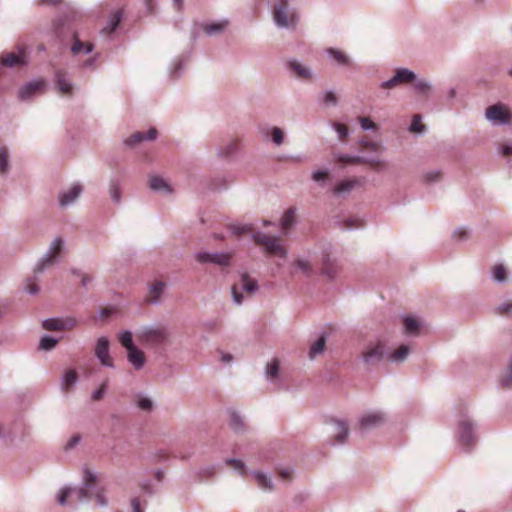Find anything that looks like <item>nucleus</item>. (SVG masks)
<instances>
[{"label":"nucleus","mask_w":512,"mask_h":512,"mask_svg":"<svg viewBox=\"0 0 512 512\" xmlns=\"http://www.w3.org/2000/svg\"><path fill=\"white\" fill-rule=\"evenodd\" d=\"M291 475H292V472L290 469H282L279 471V476L284 479V480H288L291 478Z\"/></svg>","instance_id":"62"},{"label":"nucleus","mask_w":512,"mask_h":512,"mask_svg":"<svg viewBox=\"0 0 512 512\" xmlns=\"http://www.w3.org/2000/svg\"><path fill=\"white\" fill-rule=\"evenodd\" d=\"M257 287V282L254 279L250 278L247 274H243L240 283L232 287L234 301L237 304H241L243 301V295L239 292V289L247 294H252L257 290Z\"/></svg>","instance_id":"6"},{"label":"nucleus","mask_w":512,"mask_h":512,"mask_svg":"<svg viewBox=\"0 0 512 512\" xmlns=\"http://www.w3.org/2000/svg\"><path fill=\"white\" fill-rule=\"evenodd\" d=\"M8 151L5 147L0 148V173H6L8 171Z\"/></svg>","instance_id":"39"},{"label":"nucleus","mask_w":512,"mask_h":512,"mask_svg":"<svg viewBox=\"0 0 512 512\" xmlns=\"http://www.w3.org/2000/svg\"><path fill=\"white\" fill-rule=\"evenodd\" d=\"M26 290L31 294H36L39 289L35 282H33L32 280H28V283L26 285Z\"/></svg>","instance_id":"59"},{"label":"nucleus","mask_w":512,"mask_h":512,"mask_svg":"<svg viewBox=\"0 0 512 512\" xmlns=\"http://www.w3.org/2000/svg\"><path fill=\"white\" fill-rule=\"evenodd\" d=\"M358 184L359 181L357 179L343 180L336 185L334 188V193L340 195L349 192Z\"/></svg>","instance_id":"27"},{"label":"nucleus","mask_w":512,"mask_h":512,"mask_svg":"<svg viewBox=\"0 0 512 512\" xmlns=\"http://www.w3.org/2000/svg\"><path fill=\"white\" fill-rule=\"evenodd\" d=\"M415 88L423 93V94H427L429 93L430 91V85L427 83V82H424V81H418L415 83Z\"/></svg>","instance_id":"55"},{"label":"nucleus","mask_w":512,"mask_h":512,"mask_svg":"<svg viewBox=\"0 0 512 512\" xmlns=\"http://www.w3.org/2000/svg\"><path fill=\"white\" fill-rule=\"evenodd\" d=\"M110 196L115 202L120 201V189L116 183L110 185Z\"/></svg>","instance_id":"51"},{"label":"nucleus","mask_w":512,"mask_h":512,"mask_svg":"<svg viewBox=\"0 0 512 512\" xmlns=\"http://www.w3.org/2000/svg\"><path fill=\"white\" fill-rule=\"evenodd\" d=\"M131 506H132L133 512H144L140 507V501L138 498H133L131 500Z\"/></svg>","instance_id":"60"},{"label":"nucleus","mask_w":512,"mask_h":512,"mask_svg":"<svg viewBox=\"0 0 512 512\" xmlns=\"http://www.w3.org/2000/svg\"><path fill=\"white\" fill-rule=\"evenodd\" d=\"M502 154L504 156H510L512 155V146L504 145L502 149Z\"/></svg>","instance_id":"64"},{"label":"nucleus","mask_w":512,"mask_h":512,"mask_svg":"<svg viewBox=\"0 0 512 512\" xmlns=\"http://www.w3.org/2000/svg\"><path fill=\"white\" fill-rule=\"evenodd\" d=\"M335 130L337 131L339 138L344 141L346 137L348 136V128L346 125L341 123H335L334 124Z\"/></svg>","instance_id":"49"},{"label":"nucleus","mask_w":512,"mask_h":512,"mask_svg":"<svg viewBox=\"0 0 512 512\" xmlns=\"http://www.w3.org/2000/svg\"><path fill=\"white\" fill-rule=\"evenodd\" d=\"M254 477L256 479L258 486L261 489L266 490V491L272 490L271 480L269 478H267L266 475H264L260 472H255Z\"/></svg>","instance_id":"33"},{"label":"nucleus","mask_w":512,"mask_h":512,"mask_svg":"<svg viewBox=\"0 0 512 512\" xmlns=\"http://www.w3.org/2000/svg\"><path fill=\"white\" fill-rule=\"evenodd\" d=\"M165 282L161 280H155L149 287L148 300L150 302H157L165 289Z\"/></svg>","instance_id":"22"},{"label":"nucleus","mask_w":512,"mask_h":512,"mask_svg":"<svg viewBox=\"0 0 512 512\" xmlns=\"http://www.w3.org/2000/svg\"><path fill=\"white\" fill-rule=\"evenodd\" d=\"M324 101L329 104H336V96L333 92H327L325 94Z\"/></svg>","instance_id":"61"},{"label":"nucleus","mask_w":512,"mask_h":512,"mask_svg":"<svg viewBox=\"0 0 512 512\" xmlns=\"http://www.w3.org/2000/svg\"><path fill=\"white\" fill-rule=\"evenodd\" d=\"M157 131L155 128L149 129L147 134L143 132H135L133 133L127 140L125 141L127 145H135L143 141L144 139L153 140L156 138Z\"/></svg>","instance_id":"23"},{"label":"nucleus","mask_w":512,"mask_h":512,"mask_svg":"<svg viewBox=\"0 0 512 512\" xmlns=\"http://www.w3.org/2000/svg\"><path fill=\"white\" fill-rule=\"evenodd\" d=\"M128 352V360L133 365L135 369H141L146 361L144 353L137 348L136 346L127 350Z\"/></svg>","instance_id":"20"},{"label":"nucleus","mask_w":512,"mask_h":512,"mask_svg":"<svg viewBox=\"0 0 512 512\" xmlns=\"http://www.w3.org/2000/svg\"><path fill=\"white\" fill-rule=\"evenodd\" d=\"M83 479V487H67L61 490L58 496L59 504L65 505L68 499H70V503L85 502L93 497L98 505L106 506L107 499L104 495V489L96 487V475L89 469H85Z\"/></svg>","instance_id":"1"},{"label":"nucleus","mask_w":512,"mask_h":512,"mask_svg":"<svg viewBox=\"0 0 512 512\" xmlns=\"http://www.w3.org/2000/svg\"><path fill=\"white\" fill-rule=\"evenodd\" d=\"M95 355L104 366L112 367L113 359L109 354V340L106 337H100L95 347Z\"/></svg>","instance_id":"11"},{"label":"nucleus","mask_w":512,"mask_h":512,"mask_svg":"<svg viewBox=\"0 0 512 512\" xmlns=\"http://www.w3.org/2000/svg\"><path fill=\"white\" fill-rule=\"evenodd\" d=\"M137 405L141 410L150 411L153 407V403L149 398L140 397L137 400Z\"/></svg>","instance_id":"45"},{"label":"nucleus","mask_w":512,"mask_h":512,"mask_svg":"<svg viewBox=\"0 0 512 512\" xmlns=\"http://www.w3.org/2000/svg\"><path fill=\"white\" fill-rule=\"evenodd\" d=\"M385 355V345L381 341L371 344L363 352V359L368 364H374L380 361Z\"/></svg>","instance_id":"10"},{"label":"nucleus","mask_w":512,"mask_h":512,"mask_svg":"<svg viewBox=\"0 0 512 512\" xmlns=\"http://www.w3.org/2000/svg\"><path fill=\"white\" fill-rule=\"evenodd\" d=\"M225 26H226V23L210 24V25H206L204 30L207 34H213V33H217L219 31L223 30Z\"/></svg>","instance_id":"47"},{"label":"nucleus","mask_w":512,"mask_h":512,"mask_svg":"<svg viewBox=\"0 0 512 512\" xmlns=\"http://www.w3.org/2000/svg\"><path fill=\"white\" fill-rule=\"evenodd\" d=\"M280 363L278 359H273L267 364L266 376L270 379H275L279 374Z\"/></svg>","instance_id":"36"},{"label":"nucleus","mask_w":512,"mask_h":512,"mask_svg":"<svg viewBox=\"0 0 512 512\" xmlns=\"http://www.w3.org/2000/svg\"><path fill=\"white\" fill-rule=\"evenodd\" d=\"M78 376L75 370H68L63 378V388L69 390L77 381Z\"/></svg>","instance_id":"35"},{"label":"nucleus","mask_w":512,"mask_h":512,"mask_svg":"<svg viewBox=\"0 0 512 512\" xmlns=\"http://www.w3.org/2000/svg\"><path fill=\"white\" fill-rule=\"evenodd\" d=\"M168 331L164 325L147 326L138 331L136 337L145 347H156L164 344L168 339Z\"/></svg>","instance_id":"2"},{"label":"nucleus","mask_w":512,"mask_h":512,"mask_svg":"<svg viewBox=\"0 0 512 512\" xmlns=\"http://www.w3.org/2000/svg\"><path fill=\"white\" fill-rule=\"evenodd\" d=\"M409 354V347L407 345H401L391 355L390 359L395 362L403 361Z\"/></svg>","instance_id":"34"},{"label":"nucleus","mask_w":512,"mask_h":512,"mask_svg":"<svg viewBox=\"0 0 512 512\" xmlns=\"http://www.w3.org/2000/svg\"><path fill=\"white\" fill-rule=\"evenodd\" d=\"M415 78L416 75L414 72L402 68L398 69L395 75L390 80L383 82L381 86L384 89H391L397 85L412 82Z\"/></svg>","instance_id":"8"},{"label":"nucleus","mask_w":512,"mask_h":512,"mask_svg":"<svg viewBox=\"0 0 512 512\" xmlns=\"http://www.w3.org/2000/svg\"><path fill=\"white\" fill-rule=\"evenodd\" d=\"M107 384H108V381H104L101 386L92 394V399L94 401H99L103 398L104 396V393L106 391V388H107Z\"/></svg>","instance_id":"46"},{"label":"nucleus","mask_w":512,"mask_h":512,"mask_svg":"<svg viewBox=\"0 0 512 512\" xmlns=\"http://www.w3.org/2000/svg\"><path fill=\"white\" fill-rule=\"evenodd\" d=\"M58 343L57 339H54L50 336H44L40 341V348L43 350H50L56 346Z\"/></svg>","instance_id":"42"},{"label":"nucleus","mask_w":512,"mask_h":512,"mask_svg":"<svg viewBox=\"0 0 512 512\" xmlns=\"http://www.w3.org/2000/svg\"><path fill=\"white\" fill-rule=\"evenodd\" d=\"M424 130V125L421 123L420 115H414L410 126V131L420 133Z\"/></svg>","instance_id":"44"},{"label":"nucleus","mask_w":512,"mask_h":512,"mask_svg":"<svg viewBox=\"0 0 512 512\" xmlns=\"http://www.w3.org/2000/svg\"><path fill=\"white\" fill-rule=\"evenodd\" d=\"M232 231L236 235H240L243 233H248L252 231V227L250 225H244V226H233Z\"/></svg>","instance_id":"56"},{"label":"nucleus","mask_w":512,"mask_h":512,"mask_svg":"<svg viewBox=\"0 0 512 512\" xmlns=\"http://www.w3.org/2000/svg\"><path fill=\"white\" fill-rule=\"evenodd\" d=\"M62 244L63 242L60 238H57L53 241L49 255L45 257L35 268L36 273H40L46 266L52 265L54 259L60 254L62 250Z\"/></svg>","instance_id":"13"},{"label":"nucleus","mask_w":512,"mask_h":512,"mask_svg":"<svg viewBox=\"0 0 512 512\" xmlns=\"http://www.w3.org/2000/svg\"><path fill=\"white\" fill-rule=\"evenodd\" d=\"M196 260L200 263H214L219 266H228L230 264L231 254L200 252L196 255Z\"/></svg>","instance_id":"9"},{"label":"nucleus","mask_w":512,"mask_h":512,"mask_svg":"<svg viewBox=\"0 0 512 512\" xmlns=\"http://www.w3.org/2000/svg\"><path fill=\"white\" fill-rule=\"evenodd\" d=\"M460 443L463 447L469 449L475 444V437L473 434L472 424L464 420L459 425Z\"/></svg>","instance_id":"12"},{"label":"nucleus","mask_w":512,"mask_h":512,"mask_svg":"<svg viewBox=\"0 0 512 512\" xmlns=\"http://www.w3.org/2000/svg\"><path fill=\"white\" fill-rule=\"evenodd\" d=\"M273 141L280 145L283 142V132L280 128L275 127L272 132Z\"/></svg>","instance_id":"53"},{"label":"nucleus","mask_w":512,"mask_h":512,"mask_svg":"<svg viewBox=\"0 0 512 512\" xmlns=\"http://www.w3.org/2000/svg\"><path fill=\"white\" fill-rule=\"evenodd\" d=\"M273 17L280 27L295 26L297 16L288 10V0H279L273 7Z\"/></svg>","instance_id":"4"},{"label":"nucleus","mask_w":512,"mask_h":512,"mask_svg":"<svg viewBox=\"0 0 512 512\" xmlns=\"http://www.w3.org/2000/svg\"><path fill=\"white\" fill-rule=\"evenodd\" d=\"M359 121H360L361 127L364 130L376 128V124L367 117H360Z\"/></svg>","instance_id":"52"},{"label":"nucleus","mask_w":512,"mask_h":512,"mask_svg":"<svg viewBox=\"0 0 512 512\" xmlns=\"http://www.w3.org/2000/svg\"><path fill=\"white\" fill-rule=\"evenodd\" d=\"M341 268L335 259H332L329 255H325L322 260L321 274L328 277L334 278L340 272Z\"/></svg>","instance_id":"16"},{"label":"nucleus","mask_w":512,"mask_h":512,"mask_svg":"<svg viewBox=\"0 0 512 512\" xmlns=\"http://www.w3.org/2000/svg\"><path fill=\"white\" fill-rule=\"evenodd\" d=\"M55 78L59 92L63 95H71L73 87L72 84L66 79V72L61 69L57 70Z\"/></svg>","instance_id":"19"},{"label":"nucleus","mask_w":512,"mask_h":512,"mask_svg":"<svg viewBox=\"0 0 512 512\" xmlns=\"http://www.w3.org/2000/svg\"><path fill=\"white\" fill-rule=\"evenodd\" d=\"M502 385L505 388H512V359L508 367V375L503 379Z\"/></svg>","instance_id":"50"},{"label":"nucleus","mask_w":512,"mask_h":512,"mask_svg":"<svg viewBox=\"0 0 512 512\" xmlns=\"http://www.w3.org/2000/svg\"><path fill=\"white\" fill-rule=\"evenodd\" d=\"M230 426L233 430H235L236 432L240 431L243 427V422L241 420V418L239 416H237L236 414H232L231 415V421H230Z\"/></svg>","instance_id":"48"},{"label":"nucleus","mask_w":512,"mask_h":512,"mask_svg":"<svg viewBox=\"0 0 512 512\" xmlns=\"http://www.w3.org/2000/svg\"><path fill=\"white\" fill-rule=\"evenodd\" d=\"M301 272L304 276L310 277L314 274L312 263L308 259L297 257L291 263V274Z\"/></svg>","instance_id":"14"},{"label":"nucleus","mask_w":512,"mask_h":512,"mask_svg":"<svg viewBox=\"0 0 512 512\" xmlns=\"http://www.w3.org/2000/svg\"><path fill=\"white\" fill-rule=\"evenodd\" d=\"M149 187L154 191H163L166 193H171L172 189L169 184L158 176H151L149 178Z\"/></svg>","instance_id":"25"},{"label":"nucleus","mask_w":512,"mask_h":512,"mask_svg":"<svg viewBox=\"0 0 512 512\" xmlns=\"http://www.w3.org/2000/svg\"><path fill=\"white\" fill-rule=\"evenodd\" d=\"M329 176V173L327 171H317V172H314L313 175H312V178L314 181H322V180H326Z\"/></svg>","instance_id":"57"},{"label":"nucleus","mask_w":512,"mask_h":512,"mask_svg":"<svg viewBox=\"0 0 512 512\" xmlns=\"http://www.w3.org/2000/svg\"><path fill=\"white\" fill-rule=\"evenodd\" d=\"M45 82L43 80H37L26 84L19 91V97L22 100L28 99L35 93L40 92L44 89Z\"/></svg>","instance_id":"17"},{"label":"nucleus","mask_w":512,"mask_h":512,"mask_svg":"<svg viewBox=\"0 0 512 512\" xmlns=\"http://www.w3.org/2000/svg\"><path fill=\"white\" fill-rule=\"evenodd\" d=\"M441 173L439 171L426 173L424 178L427 182H433L439 180Z\"/></svg>","instance_id":"58"},{"label":"nucleus","mask_w":512,"mask_h":512,"mask_svg":"<svg viewBox=\"0 0 512 512\" xmlns=\"http://www.w3.org/2000/svg\"><path fill=\"white\" fill-rule=\"evenodd\" d=\"M121 18H122L121 10H117L116 12H114L110 19L109 25L107 27L103 28L102 32H104L106 34L113 33L115 31V29L118 27V25L121 21Z\"/></svg>","instance_id":"30"},{"label":"nucleus","mask_w":512,"mask_h":512,"mask_svg":"<svg viewBox=\"0 0 512 512\" xmlns=\"http://www.w3.org/2000/svg\"><path fill=\"white\" fill-rule=\"evenodd\" d=\"M493 278L496 281L503 282L507 278L506 269L503 265H497L493 269Z\"/></svg>","instance_id":"41"},{"label":"nucleus","mask_w":512,"mask_h":512,"mask_svg":"<svg viewBox=\"0 0 512 512\" xmlns=\"http://www.w3.org/2000/svg\"><path fill=\"white\" fill-rule=\"evenodd\" d=\"M336 162L342 165L350 164H362L364 160L357 156H339L336 158Z\"/></svg>","instance_id":"38"},{"label":"nucleus","mask_w":512,"mask_h":512,"mask_svg":"<svg viewBox=\"0 0 512 512\" xmlns=\"http://www.w3.org/2000/svg\"><path fill=\"white\" fill-rule=\"evenodd\" d=\"M1 63L4 66L14 67L21 66L26 63V53L24 49H20L19 53H7L1 57Z\"/></svg>","instance_id":"15"},{"label":"nucleus","mask_w":512,"mask_h":512,"mask_svg":"<svg viewBox=\"0 0 512 512\" xmlns=\"http://www.w3.org/2000/svg\"><path fill=\"white\" fill-rule=\"evenodd\" d=\"M384 422V417L379 412L368 413L360 420V428L365 430L372 427L381 425Z\"/></svg>","instance_id":"18"},{"label":"nucleus","mask_w":512,"mask_h":512,"mask_svg":"<svg viewBox=\"0 0 512 512\" xmlns=\"http://www.w3.org/2000/svg\"><path fill=\"white\" fill-rule=\"evenodd\" d=\"M254 241L270 256H276L279 258H286L287 256V249L279 237L270 236L264 233H256L254 235Z\"/></svg>","instance_id":"3"},{"label":"nucleus","mask_w":512,"mask_h":512,"mask_svg":"<svg viewBox=\"0 0 512 512\" xmlns=\"http://www.w3.org/2000/svg\"><path fill=\"white\" fill-rule=\"evenodd\" d=\"M82 192V186L79 184L73 185L68 191L60 194V205L67 206L71 204Z\"/></svg>","instance_id":"21"},{"label":"nucleus","mask_w":512,"mask_h":512,"mask_svg":"<svg viewBox=\"0 0 512 512\" xmlns=\"http://www.w3.org/2000/svg\"><path fill=\"white\" fill-rule=\"evenodd\" d=\"M78 321L74 317L52 318L43 322L42 326L48 331H70L74 329Z\"/></svg>","instance_id":"5"},{"label":"nucleus","mask_w":512,"mask_h":512,"mask_svg":"<svg viewBox=\"0 0 512 512\" xmlns=\"http://www.w3.org/2000/svg\"><path fill=\"white\" fill-rule=\"evenodd\" d=\"M289 67L292 72L295 73L296 77L302 80H309L311 79V72L308 68L303 66L301 63L297 61H292L289 63Z\"/></svg>","instance_id":"26"},{"label":"nucleus","mask_w":512,"mask_h":512,"mask_svg":"<svg viewBox=\"0 0 512 512\" xmlns=\"http://www.w3.org/2000/svg\"><path fill=\"white\" fill-rule=\"evenodd\" d=\"M226 464L228 466H230L231 468L239 471V473L241 475H244L246 470H245V465L244 463L241 461V460H237V459H227L226 460Z\"/></svg>","instance_id":"43"},{"label":"nucleus","mask_w":512,"mask_h":512,"mask_svg":"<svg viewBox=\"0 0 512 512\" xmlns=\"http://www.w3.org/2000/svg\"><path fill=\"white\" fill-rule=\"evenodd\" d=\"M486 117L496 124H507L512 120V114L509 109L502 104L488 107Z\"/></svg>","instance_id":"7"},{"label":"nucleus","mask_w":512,"mask_h":512,"mask_svg":"<svg viewBox=\"0 0 512 512\" xmlns=\"http://www.w3.org/2000/svg\"><path fill=\"white\" fill-rule=\"evenodd\" d=\"M93 50V45L90 42H82L77 34H74L73 36V44L71 46V52L74 55L80 54V53H90Z\"/></svg>","instance_id":"24"},{"label":"nucleus","mask_w":512,"mask_h":512,"mask_svg":"<svg viewBox=\"0 0 512 512\" xmlns=\"http://www.w3.org/2000/svg\"><path fill=\"white\" fill-rule=\"evenodd\" d=\"M498 313L500 315H509L510 313H512V303L507 302V303L500 305L498 307Z\"/></svg>","instance_id":"54"},{"label":"nucleus","mask_w":512,"mask_h":512,"mask_svg":"<svg viewBox=\"0 0 512 512\" xmlns=\"http://www.w3.org/2000/svg\"><path fill=\"white\" fill-rule=\"evenodd\" d=\"M405 332L408 334H416L418 333L420 324L418 320L414 317L407 316L403 319Z\"/></svg>","instance_id":"29"},{"label":"nucleus","mask_w":512,"mask_h":512,"mask_svg":"<svg viewBox=\"0 0 512 512\" xmlns=\"http://www.w3.org/2000/svg\"><path fill=\"white\" fill-rule=\"evenodd\" d=\"M237 148V142L236 141H232L229 145H228V149L227 151H221L222 154L224 155H229L233 150H235Z\"/></svg>","instance_id":"63"},{"label":"nucleus","mask_w":512,"mask_h":512,"mask_svg":"<svg viewBox=\"0 0 512 512\" xmlns=\"http://www.w3.org/2000/svg\"><path fill=\"white\" fill-rule=\"evenodd\" d=\"M337 427L339 429V432L336 435V441L338 443H343L348 436V427H347L346 423L340 422V421L337 422Z\"/></svg>","instance_id":"40"},{"label":"nucleus","mask_w":512,"mask_h":512,"mask_svg":"<svg viewBox=\"0 0 512 512\" xmlns=\"http://www.w3.org/2000/svg\"><path fill=\"white\" fill-rule=\"evenodd\" d=\"M328 54L333 57V59L340 65H349V58L346 54L340 50H336L333 48H329L327 50Z\"/></svg>","instance_id":"31"},{"label":"nucleus","mask_w":512,"mask_h":512,"mask_svg":"<svg viewBox=\"0 0 512 512\" xmlns=\"http://www.w3.org/2000/svg\"><path fill=\"white\" fill-rule=\"evenodd\" d=\"M296 221V212L294 208H289L286 210L282 217L281 225L283 230L287 231L290 229Z\"/></svg>","instance_id":"28"},{"label":"nucleus","mask_w":512,"mask_h":512,"mask_svg":"<svg viewBox=\"0 0 512 512\" xmlns=\"http://www.w3.org/2000/svg\"><path fill=\"white\" fill-rule=\"evenodd\" d=\"M119 342L123 347L126 348V350H129L133 347H135L133 340H132V333L130 331H124L119 335Z\"/></svg>","instance_id":"37"},{"label":"nucleus","mask_w":512,"mask_h":512,"mask_svg":"<svg viewBox=\"0 0 512 512\" xmlns=\"http://www.w3.org/2000/svg\"><path fill=\"white\" fill-rule=\"evenodd\" d=\"M326 339L325 337H320L310 348L309 356L310 358H315L317 355L321 354L325 349Z\"/></svg>","instance_id":"32"}]
</instances>
